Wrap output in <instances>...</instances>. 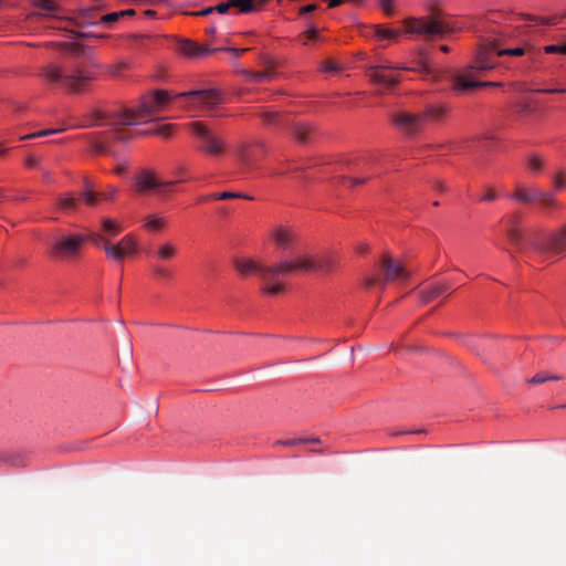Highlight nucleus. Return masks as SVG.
Here are the masks:
<instances>
[{"label": "nucleus", "mask_w": 566, "mask_h": 566, "mask_svg": "<svg viewBox=\"0 0 566 566\" xmlns=\"http://www.w3.org/2000/svg\"><path fill=\"white\" fill-rule=\"evenodd\" d=\"M42 8L45 10V11H52L53 10V4L50 2V1H44L42 3Z\"/></svg>", "instance_id": "nucleus-60"}, {"label": "nucleus", "mask_w": 566, "mask_h": 566, "mask_svg": "<svg viewBox=\"0 0 566 566\" xmlns=\"http://www.w3.org/2000/svg\"><path fill=\"white\" fill-rule=\"evenodd\" d=\"M526 165L532 172H539L545 166V159L537 154H532L527 158Z\"/></svg>", "instance_id": "nucleus-28"}, {"label": "nucleus", "mask_w": 566, "mask_h": 566, "mask_svg": "<svg viewBox=\"0 0 566 566\" xmlns=\"http://www.w3.org/2000/svg\"><path fill=\"white\" fill-rule=\"evenodd\" d=\"M179 51L186 56L198 57V56L207 55L213 51H217V49H209L207 46H201L193 41L182 40L179 43Z\"/></svg>", "instance_id": "nucleus-18"}, {"label": "nucleus", "mask_w": 566, "mask_h": 566, "mask_svg": "<svg viewBox=\"0 0 566 566\" xmlns=\"http://www.w3.org/2000/svg\"><path fill=\"white\" fill-rule=\"evenodd\" d=\"M271 238L280 249H291L296 240L294 231L284 226H276L272 232Z\"/></svg>", "instance_id": "nucleus-16"}, {"label": "nucleus", "mask_w": 566, "mask_h": 566, "mask_svg": "<svg viewBox=\"0 0 566 566\" xmlns=\"http://www.w3.org/2000/svg\"><path fill=\"white\" fill-rule=\"evenodd\" d=\"M322 69L325 72H337L339 70V66L337 65L336 62L332 60H326L323 62Z\"/></svg>", "instance_id": "nucleus-44"}, {"label": "nucleus", "mask_w": 566, "mask_h": 566, "mask_svg": "<svg viewBox=\"0 0 566 566\" xmlns=\"http://www.w3.org/2000/svg\"><path fill=\"white\" fill-rule=\"evenodd\" d=\"M524 54V50L522 48H515V49H505V50H500L497 49V57L499 56H502V55H523Z\"/></svg>", "instance_id": "nucleus-38"}, {"label": "nucleus", "mask_w": 566, "mask_h": 566, "mask_svg": "<svg viewBox=\"0 0 566 566\" xmlns=\"http://www.w3.org/2000/svg\"><path fill=\"white\" fill-rule=\"evenodd\" d=\"M405 24L406 32L416 33L424 39L441 38L453 30L452 23L441 11H433L418 19H409Z\"/></svg>", "instance_id": "nucleus-6"}, {"label": "nucleus", "mask_w": 566, "mask_h": 566, "mask_svg": "<svg viewBox=\"0 0 566 566\" xmlns=\"http://www.w3.org/2000/svg\"><path fill=\"white\" fill-rule=\"evenodd\" d=\"M308 443H321V439L319 438H310V439H305V444H308Z\"/></svg>", "instance_id": "nucleus-63"}, {"label": "nucleus", "mask_w": 566, "mask_h": 566, "mask_svg": "<svg viewBox=\"0 0 566 566\" xmlns=\"http://www.w3.org/2000/svg\"><path fill=\"white\" fill-rule=\"evenodd\" d=\"M380 6L387 14L392 12V0H380Z\"/></svg>", "instance_id": "nucleus-49"}, {"label": "nucleus", "mask_w": 566, "mask_h": 566, "mask_svg": "<svg viewBox=\"0 0 566 566\" xmlns=\"http://www.w3.org/2000/svg\"><path fill=\"white\" fill-rule=\"evenodd\" d=\"M91 147H92V150L96 154L113 156V153L111 151V149L101 140H97V139L93 140Z\"/></svg>", "instance_id": "nucleus-35"}, {"label": "nucleus", "mask_w": 566, "mask_h": 566, "mask_svg": "<svg viewBox=\"0 0 566 566\" xmlns=\"http://www.w3.org/2000/svg\"><path fill=\"white\" fill-rule=\"evenodd\" d=\"M401 34L400 30L389 29L382 25L375 28V35L379 40H395Z\"/></svg>", "instance_id": "nucleus-27"}, {"label": "nucleus", "mask_w": 566, "mask_h": 566, "mask_svg": "<svg viewBox=\"0 0 566 566\" xmlns=\"http://www.w3.org/2000/svg\"><path fill=\"white\" fill-rule=\"evenodd\" d=\"M171 95L168 91L156 90L143 96L139 104L135 108H127L120 114L116 115L113 120V126L123 125H138L147 122L148 118L164 111L169 102Z\"/></svg>", "instance_id": "nucleus-4"}, {"label": "nucleus", "mask_w": 566, "mask_h": 566, "mask_svg": "<svg viewBox=\"0 0 566 566\" xmlns=\"http://www.w3.org/2000/svg\"><path fill=\"white\" fill-rule=\"evenodd\" d=\"M562 377L558 376V375H548L547 374V381H555V380H560Z\"/></svg>", "instance_id": "nucleus-64"}, {"label": "nucleus", "mask_w": 566, "mask_h": 566, "mask_svg": "<svg viewBox=\"0 0 566 566\" xmlns=\"http://www.w3.org/2000/svg\"><path fill=\"white\" fill-rule=\"evenodd\" d=\"M547 381V374H536L532 378L527 379L528 384L541 385Z\"/></svg>", "instance_id": "nucleus-45"}, {"label": "nucleus", "mask_w": 566, "mask_h": 566, "mask_svg": "<svg viewBox=\"0 0 566 566\" xmlns=\"http://www.w3.org/2000/svg\"><path fill=\"white\" fill-rule=\"evenodd\" d=\"M218 197L220 198V200H226V199H245V200H253V197L247 195V193H242V192H233V191H223V192H218Z\"/></svg>", "instance_id": "nucleus-33"}, {"label": "nucleus", "mask_w": 566, "mask_h": 566, "mask_svg": "<svg viewBox=\"0 0 566 566\" xmlns=\"http://www.w3.org/2000/svg\"><path fill=\"white\" fill-rule=\"evenodd\" d=\"M263 122L268 125H276L280 123V114L273 111H264L260 114Z\"/></svg>", "instance_id": "nucleus-32"}, {"label": "nucleus", "mask_w": 566, "mask_h": 566, "mask_svg": "<svg viewBox=\"0 0 566 566\" xmlns=\"http://www.w3.org/2000/svg\"><path fill=\"white\" fill-rule=\"evenodd\" d=\"M213 11H216L214 7H208V8L203 9L201 12H199L198 14L208 15V14L212 13Z\"/></svg>", "instance_id": "nucleus-59"}, {"label": "nucleus", "mask_w": 566, "mask_h": 566, "mask_svg": "<svg viewBox=\"0 0 566 566\" xmlns=\"http://www.w3.org/2000/svg\"><path fill=\"white\" fill-rule=\"evenodd\" d=\"M554 187L557 190H560L566 187V180L563 178L562 174H557L554 178Z\"/></svg>", "instance_id": "nucleus-46"}, {"label": "nucleus", "mask_w": 566, "mask_h": 566, "mask_svg": "<svg viewBox=\"0 0 566 566\" xmlns=\"http://www.w3.org/2000/svg\"><path fill=\"white\" fill-rule=\"evenodd\" d=\"M57 206L64 211L76 210L78 207V199L72 193H66L57 199Z\"/></svg>", "instance_id": "nucleus-26"}, {"label": "nucleus", "mask_w": 566, "mask_h": 566, "mask_svg": "<svg viewBox=\"0 0 566 566\" xmlns=\"http://www.w3.org/2000/svg\"><path fill=\"white\" fill-rule=\"evenodd\" d=\"M315 135V128L310 123H296L293 127V136L301 144L310 143Z\"/></svg>", "instance_id": "nucleus-19"}, {"label": "nucleus", "mask_w": 566, "mask_h": 566, "mask_svg": "<svg viewBox=\"0 0 566 566\" xmlns=\"http://www.w3.org/2000/svg\"><path fill=\"white\" fill-rule=\"evenodd\" d=\"M98 196L88 186L86 190L81 192V198L87 206H94L97 202Z\"/></svg>", "instance_id": "nucleus-34"}, {"label": "nucleus", "mask_w": 566, "mask_h": 566, "mask_svg": "<svg viewBox=\"0 0 566 566\" xmlns=\"http://www.w3.org/2000/svg\"><path fill=\"white\" fill-rule=\"evenodd\" d=\"M120 18L119 12H112L102 17L101 21L104 23L115 22Z\"/></svg>", "instance_id": "nucleus-48"}, {"label": "nucleus", "mask_w": 566, "mask_h": 566, "mask_svg": "<svg viewBox=\"0 0 566 566\" xmlns=\"http://www.w3.org/2000/svg\"><path fill=\"white\" fill-rule=\"evenodd\" d=\"M167 224L165 217L159 214H149L145 218V229L150 232L161 231Z\"/></svg>", "instance_id": "nucleus-23"}, {"label": "nucleus", "mask_w": 566, "mask_h": 566, "mask_svg": "<svg viewBox=\"0 0 566 566\" xmlns=\"http://www.w3.org/2000/svg\"><path fill=\"white\" fill-rule=\"evenodd\" d=\"M544 50L546 53H549V54H553V53L566 54V44H563V45L552 44V45L545 46Z\"/></svg>", "instance_id": "nucleus-42"}, {"label": "nucleus", "mask_w": 566, "mask_h": 566, "mask_svg": "<svg viewBox=\"0 0 566 566\" xmlns=\"http://www.w3.org/2000/svg\"><path fill=\"white\" fill-rule=\"evenodd\" d=\"M113 134L118 142H126L130 138V134L123 128H115Z\"/></svg>", "instance_id": "nucleus-40"}, {"label": "nucleus", "mask_w": 566, "mask_h": 566, "mask_svg": "<svg viewBox=\"0 0 566 566\" xmlns=\"http://www.w3.org/2000/svg\"><path fill=\"white\" fill-rule=\"evenodd\" d=\"M380 269L384 271L382 277L367 276L364 279V286L366 289H370L378 284L381 290H384L387 283L400 277H408V273L406 272L402 264L391 259L388 254L384 255L380 262Z\"/></svg>", "instance_id": "nucleus-12"}, {"label": "nucleus", "mask_w": 566, "mask_h": 566, "mask_svg": "<svg viewBox=\"0 0 566 566\" xmlns=\"http://www.w3.org/2000/svg\"><path fill=\"white\" fill-rule=\"evenodd\" d=\"M41 75L51 83H60L70 94H83L92 87L97 78V72L93 66L74 65L63 70L59 65L49 64L42 69Z\"/></svg>", "instance_id": "nucleus-3"}, {"label": "nucleus", "mask_w": 566, "mask_h": 566, "mask_svg": "<svg viewBox=\"0 0 566 566\" xmlns=\"http://www.w3.org/2000/svg\"><path fill=\"white\" fill-rule=\"evenodd\" d=\"M536 92H539V93H565L566 88H541V90H537Z\"/></svg>", "instance_id": "nucleus-52"}, {"label": "nucleus", "mask_w": 566, "mask_h": 566, "mask_svg": "<svg viewBox=\"0 0 566 566\" xmlns=\"http://www.w3.org/2000/svg\"><path fill=\"white\" fill-rule=\"evenodd\" d=\"M536 201L543 207V208H558L559 203L556 200L555 196L551 191H543L538 190Z\"/></svg>", "instance_id": "nucleus-25"}, {"label": "nucleus", "mask_w": 566, "mask_h": 566, "mask_svg": "<svg viewBox=\"0 0 566 566\" xmlns=\"http://www.w3.org/2000/svg\"><path fill=\"white\" fill-rule=\"evenodd\" d=\"M186 180L187 179H179V180H177V182H182ZM174 184H176V181L165 182L164 185H174ZM161 185L163 184H160L156 179L155 175L151 171L144 170L135 177V188H136V191L139 193H145V192H147L151 189H155Z\"/></svg>", "instance_id": "nucleus-15"}, {"label": "nucleus", "mask_w": 566, "mask_h": 566, "mask_svg": "<svg viewBox=\"0 0 566 566\" xmlns=\"http://www.w3.org/2000/svg\"><path fill=\"white\" fill-rule=\"evenodd\" d=\"M538 188H530L525 189L523 187H516L514 192L511 195V198L521 201L523 203H531L533 201H536V197L538 193Z\"/></svg>", "instance_id": "nucleus-21"}, {"label": "nucleus", "mask_w": 566, "mask_h": 566, "mask_svg": "<svg viewBox=\"0 0 566 566\" xmlns=\"http://www.w3.org/2000/svg\"><path fill=\"white\" fill-rule=\"evenodd\" d=\"M38 163H39V161H38V159H36V158H34V157H28V158L25 159V165H27L28 167H36V166H38Z\"/></svg>", "instance_id": "nucleus-55"}, {"label": "nucleus", "mask_w": 566, "mask_h": 566, "mask_svg": "<svg viewBox=\"0 0 566 566\" xmlns=\"http://www.w3.org/2000/svg\"><path fill=\"white\" fill-rule=\"evenodd\" d=\"M317 9V6L316 4H307L305 7H303L301 9V13L302 14H307V13H311L313 11H315Z\"/></svg>", "instance_id": "nucleus-53"}, {"label": "nucleus", "mask_w": 566, "mask_h": 566, "mask_svg": "<svg viewBox=\"0 0 566 566\" xmlns=\"http://www.w3.org/2000/svg\"><path fill=\"white\" fill-rule=\"evenodd\" d=\"M335 259L332 255H312L296 253L292 260H282L281 266L272 270V274H292L294 272H331L335 268Z\"/></svg>", "instance_id": "nucleus-5"}, {"label": "nucleus", "mask_w": 566, "mask_h": 566, "mask_svg": "<svg viewBox=\"0 0 566 566\" xmlns=\"http://www.w3.org/2000/svg\"><path fill=\"white\" fill-rule=\"evenodd\" d=\"M85 237L87 238V240L92 241V243L97 245V247L101 243L105 244V242H107L102 234H98V233H95V232H92V233H90L88 235H85Z\"/></svg>", "instance_id": "nucleus-43"}, {"label": "nucleus", "mask_w": 566, "mask_h": 566, "mask_svg": "<svg viewBox=\"0 0 566 566\" xmlns=\"http://www.w3.org/2000/svg\"><path fill=\"white\" fill-rule=\"evenodd\" d=\"M94 17V10L93 9H82L76 12L74 18H72V22L77 27H87L91 24H94L92 21Z\"/></svg>", "instance_id": "nucleus-24"}, {"label": "nucleus", "mask_w": 566, "mask_h": 566, "mask_svg": "<svg viewBox=\"0 0 566 566\" xmlns=\"http://www.w3.org/2000/svg\"><path fill=\"white\" fill-rule=\"evenodd\" d=\"M117 192V188L115 187H112L109 190H108V193H103L101 195L102 197L104 198H113Z\"/></svg>", "instance_id": "nucleus-58"}, {"label": "nucleus", "mask_w": 566, "mask_h": 566, "mask_svg": "<svg viewBox=\"0 0 566 566\" xmlns=\"http://www.w3.org/2000/svg\"><path fill=\"white\" fill-rule=\"evenodd\" d=\"M316 38H317V30L315 28H312L306 32V40H315Z\"/></svg>", "instance_id": "nucleus-54"}, {"label": "nucleus", "mask_w": 566, "mask_h": 566, "mask_svg": "<svg viewBox=\"0 0 566 566\" xmlns=\"http://www.w3.org/2000/svg\"><path fill=\"white\" fill-rule=\"evenodd\" d=\"M452 291L453 290L451 284L438 282L422 287L419 291V296L422 303L427 304L443 295L444 293L450 294Z\"/></svg>", "instance_id": "nucleus-17"}, {"label": "nucleus", "mask_w": 566, "mask_h": 566, "mask_svg": "<svg viewBox=\"0 0 566 566\" xmlns=\"http://www.w3.org/2000/svg\"><path fill=\"white\" fill-rule=\"evenodd\" d=\"M177 253L178 248L172 242L166 241L158 245L155 255L160 261H170Z\"/></svg>", "instance_id": "nucleus-22"}, {"label": "nucleus", "mask_w": 566, "mask_h": 566, "mask_svg": "<svg viewBox=\"0 0 566 566\" xmlns=\"http://www.w3.org/2000/svg\"><path fill=\"white\" fill-rule=\"evenodd\" d=\"M235 156L242 167V170H250L253 167L254 157L249 144H241L235 149Z\"/></svg>", "instance_id": "nucleus-20"}, {"label": "nucleus", "mask_w": 566, "mask_h": 566, "mask_svg": "<svg viewBox=\"0 0 566 566\" xmlns=\"http://www.w3.org/2000/svg\"><path fill=\"white\" fill-rule=\"evenodd\" d=\"M119 14H120V17L134 15L135 14V10L128 9V10L119 11Z\"/></svg>", "instance_id": "nucleus-61"}, {"label": "nucleus", "mask_w": 566, "mask_h": 566, "mask_svg": "<svg viewBox=\"0 0 566 566\" xmlns=\"http://www.w3.org/2000/svg\"><path fill=\"white\" fill-rule=\"evenodd\" d=\"M223 51L231 52L235 56H240L243 52H245L248 49H234V48H224Z\"/></svg>", "instance_id": "nucleus-51"}, {"label": "nucleus", "mask_w": 566, "mask_h": 566, "mask_svg": "<svg viewBox=\"0 0 566 566\" xmlns=\"http://www.w3.org/2000/svg\"><path fill=\"white\" fill-rule=\"evenodd\" d=\"M232 8H238L242 13H250L258 9L253 0H231Z\"/></svg>", "instance_id": "nucleus-30"}, {"label": "nucleus", "mask_w": 566, "mask_h": 566, "mask_svg": "<svg viewBox=\"0 0 566 566\" xmlns=\"http://www.w3.org/2000/svg\"><path fill=\"white\" fill-rule=\"evenodd\" d=\"M153 271L155 273V275L159 279H171L172 277V273L170 270L164 268V266H160V265H154L153 266Z\"/></svg>", "instance_id": "nucleus-36"}, {"label": "nucleus", "mask_w": 566, "mask_h": 566, "mask_svg": "<svg viewBox=\"0 0 566 566\" xmlns=\"http://www.w3.org/2000/svg\"><path fill=\"white\" fill-rule=\"evenodd\" d=\"M86 241L87 238L84 234H61L53 241L50 255L62 260H73L80 255L81 249Z\"/></svg>", "instance_id": "nucleus-11"}, {"label": "nucleus", "mask_w": 566, "mask_h": 566, "mask_svg": "<svg viewBox=\"0 0 566 566\" xmlns=\"http://www.w3.org/2000/svg\"><path fill=\"white\" fill-rule=\"evenodd\" d=\"M175 128L176 126L172 124H165L156 127L154 130H150L149 133L157 134L159 136H163L164 138H169L172 135Z\"/></svg>", "instance_id": "nucleus-31"}, {"label": "nucleus", "mask_w": 566, "mask_h": 566, "mask_svg": "<svg viewBox=\"0 0 566 566\" xmlns=\"http://www.w3.org/2000/svg\"><path fill=\"white\" fill-rule=\"evenodd\" d=\"M507 237L520 251H534L548 259L566 251V223L551 232L541 227H522L521 217L514 214L509 220Z\"/></svg>", "instance_id": "nucleus-1"}, {"label": "nucleus", "mask_w": 566, "mask_h": 566, "mask_svg": "<svg viewBox=\"0 0 566 566\" xmlns=\"http://www.w3.org/2000/svg\"><path fill=\"white\" fill-rule=\"evenodd\" d=\"M277 446H284V447H293L298 444H305V439H290V440H279L275 442Z\"/></svg>", "instance_id": "nucleus-41"}, {"label": "nucleus", "mask_w": 566, "mask_h": 566, "mask_svg": "<svg viewBox=\"0 0 566 566\" xmlns=\"http://www.w3.org/2000/svg\"><path fill=\"white\" fill-rule=\"evenodd\" d=\"M62 130L63 129H43V130L33 133V134L27 135V136L22 137V139H29V138H35V137H44V136H49V135H52V134H55V133H59V132H62Z\"/></svg>", "instance_id": "nucleus-37"}, {"label": "nucleus", "mask_w": 566, "mask_h": 566, "mask_svg": "<svg viewBox=\"0 0 566 566\" xmlns=\"http://www.w3.org/2000/svg\"><path fill=\"white\" fill-rule=\"evenodd\" d=\"M531 21H533L535 24H554L549 19L543 18V17H532Z\"/></svg>", "instance_id": "nucleus-50"}, {"label": "nucleus", "mask_w": 566, "mask_h": 566, "mask_svg": "<svg viewBox=\"0 0 566 566\" xmlns=\"http://www.w3.org/2000/svg\"><path fill=\"white\" fill-rule=\"evenodd\" d=\"M188 130L196 138L197 149L212 157L222 156L227 150V142L203 122L187 124Z\"/></svg>", "instance_id": "nucleus-8"}, {"label": "nucleus", "mask_w": 566, "mask_h": 566, "mask_svg": "<svg viewBox=\"0 0 566 566\" xmlns=\"http://www.w3.org/2000/svg\"><path fill=\"white\" fill-rule=\"evenodd\" d=\"M102 230L108 235H117L122 231L119 223L112 219H102Z\"/></svg>", "instance_id": "nucleus-29"}, {"label": "nucleus", "mask_w": 566, "mask_h": 566, "mask_svg": "<svg viewBox=\"0 0 566 566\" xmlns=\"http://www.w3.org/2000/svg\"><path fill=\"white\" fill-rule=\"evenodd\" d=\"M272 73L270 71H261L251 74V80L254 82H262L271 78Z\"/></svg>", "instance_id": "nucleus-39"}, {"label": "nucleus", "mask_w": 566, "mask_h": 566, "mask_svg": "<svg viewBox=\"0 0 566 566\" xmlns=\"http://www.w3.org/2000/svg\"><path fill=\"white\" fill-rule=\"evenodd\" d=\"M391 70L412 71L422 75H428L431 73V67L428 62L424 59H419L413 66L394 64H379L370 66L367 71V76L374 84L385 88H391L399 83V78L389 73Z\"/></svg>", "instance_id": "nucleus-9"}, {"label": "nucleus", "mask_w": 566, "mask_h": 566, "mask_svg": "<svg viewBox=\"0 0 566 566\" xmlns=\"http://www.w3.org/2000/svg\"><path fill=\"white\" fill-rule=\"evenodd\" d=\"M176 98H186L188 107L199 106L212 109L222 102L221 95L214 90L189 91L175 95Z\"/></svg>", "instance_id": "nucleus-13"}, {"label": "nucleus", "mask_w": 566, "mask_h": 566, "mask_svg": "<svg viewBox=\"0 0 566 566\" xmlns=\"http://www.w3.org/2000/svg\"><path fill=\"white\" fill-rule=\"evenodd\" d=\"M366 180H367V178H353L349 181H350L352 186H358V185H363Z\"/></svg>", "instance_id": "nucleus-57"}, {"label": "nucleus", "mask_w": 566, "mask_h": 566, "mask_svg": "<svg viewBox=\"0 0 566 566\" xmlns=\"http://www.w3.org/2000/svg\"><path fill=\"white\" fill-rule=\"evenodd\" d=\"M447 112V107L442 104L428 105L422 113H398L394 117L395 124L407 134H416L428 120H439Z\"/></svg>", "instance_id": "nucleus-10"}, {"label": "nucleus", "mask_w": 566, "mask_h": 566, "mask_svg": "<svg viewBox=\"0 0 566 566\" xmlns=\"http://www.w3.org/2000/svg\"><path fill=\"white\" fill-rule=\"evenodd\" d=\"M495 66V43L481 44L472 64L452 75L455 92H469L479 87L494 86L495 82L482 81L483 74Z\"/></svg>", "instance_id": "nucleus-2"}, {"label": "nucleus", "mask_w": 566, "mask_h": 566, "mask_svg": "<svg viewBox=\"0 0 566 566\" xmlns=\"http://www.w3.org/2000/svg\"><path fill=\"white\" fill-rule=\"evenodd\" d=\"M232 8L231 0L228 2L219 3L214 7V10L221 14L227 13L229 9Z\"/></svg>", "instance_id": "nucleus-47"}, {"label": "nucleus", "mask_w": 566, "mask_h": 566, "mask_svg": "<svg viewBox=\"0 0 566 566\" xmlns=\"http://www.w3.org/2000/svg\"><path fill=\"white\" fill-rule=\"evenodd\" d=\"M235 270L241 275H247L251 273L259 274L263 282V292L270 295H276L284 291L285 285L280 281L281 276H286V274L277 273L272 274V270L281 266V261L276 264L264 265L261 262H256L253 260H238L234 263Z\"/></svg>", "instance_id": "nucleus-7"}, {"label": "nucleus", "mask_w": 566, "mask_h": 566, "mask_svg": "<svg viewBox=\"0 0 566 566\" xmlns=\"http://www.w3.org/2000/svg\"><path fill=\"white\" fill-rule=\"evenodd\" d=\"M329 1V8H335L343 3L344 0H328Z\"/></svg>", "instance_id": "nucleus-62"}, {"label": "nucleus", "mask_w": 566, "mask_h": 566, "mask_svg": "<svg viewBox=\"0 0 566 566\" xmlns=\"http://www.w3.org/2000/svg\"><path fill=\"white\" fill-rule=\"evenodd\" d=\"M103 249L107 258L115 261H123L126 255H133L137 251V241L133 234H126L116 244L105 242Z\"/></svg>", "instance_id": "nucleus-14"}, {"label": "nucleus", "mask_w": 566, "mask_h": 566, "mask_svg": "<svg viewBox=\"0 0 566 566\" xmlns=\"http://www.w3.org/2000/svg\"><path fill=\"white\" fill-rule=\"evenodd\" d=\"M126 169H127V165H125V164H118V165L116 166V168H115V170H114V171H115L117 175H120V174L125 172V171H126Z\"/></svg>", "instance_id": "nucleus-56"}]
</instances>
